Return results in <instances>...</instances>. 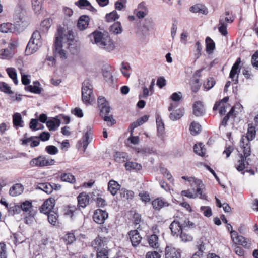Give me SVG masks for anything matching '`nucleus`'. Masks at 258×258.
<instances>
[{"label": "nucleus", "instance_id": "1", "mask_svg": "<svg viewBox=\"0 0 258 258\" xmlns=\"http://www.w3.org/2000/svg\"><path fill=\"white\" fill-rule=\"evenodd\" d=\"M78 47V42L75 39L74 33L72 30H63L58 28L55 34L53 53L56 57L59 58L62 61L67 58V53L65 49L70 51L75 50Z\"/></svg>", "mask_w": 258, "mask_h": 258}, {"label": "nucleus", "instance_id": "2", "mask_svg": "<svg viewBox=\"0 0 258 258\" xmlns=\"http://www.w3.org/2000/svg\"><path fill=\"white\" fill-rule=\"evenodd\" d=\"M89 37L91 43L96 44L100 49L111 52L115 48L114 42L107 34L96 31L91 33Z\"/></svg>", "mask_w": 258, "mask_h": 258}, {"label": "nucleus", "instance_id": "3", "mask_svg": "<svg viewBox=\"0 0 258 258\" xmlns=\"http://www.w3.org/2000/svg\"><path fill=\"white\" fill-rule=\"evenodd\" d=\"M182 178L187 180L189 183L193 190H196V192L195 193H192L189 190H183L181 192V195L182 196L192 199L199 197L202 199H206V195L202 193V189L204 185L201 180L192 177H188L186 176H182Z\"/></svg>", "mask_w": 258, "mask_h": 258}, {"label": "nucleus", "instance_id": "4", "mask_svg": "<svg viewBox=\"0 0 258 258\" xmlns=\"http://www.w3.org/2000/svg\"><path fill=\"white\" fill-rule=\"evenodd\" d=\"M243 151V149L239 148L238 151L240 153L239 159L235 163V167L239 172H241L242 174H244L245 172H247L249 173L250 175H254V171L250 169L249 167V158L248 156L250 154L246 155Z\"/></svg>", "mask_w": 258, "mask_h": 258}, {"label": "nucleus", "instance_id": "5", "mask_svg": "<svg viewBox=\"0 0 258 258\" xmlns=\"http://www.w3.org/2000/svg\"><path fill=\"white\" fill-rule=\"evenodd\" d=\"M256 131L255 127L250 124L248 125V128L246 136H242L239 142V147L243 149L245 154L246 155L251 154V148L249 142L253 140L255 137Z\"/></svg>", "mask_w": 258, "mask_h": 258}, {"label": "nucleus", "instance_id": "6", "mask_svg": "<svg viewBox=\"0 0 258 258\" xmlns=\"http://www.w3.org/2000/svg\"><path fill=\"white\" fill-rule=\"evenodd\" d=\"M41 45V35L39 31L33 32L32 37L25 49L26 55H30L36 52Z\"/></svg>", "mask_w": 258, "mask_h": 258}, {"label": "nucleus", "instance_id": "7", "mask_svg": "<svg viewBox=\"0 0 258 258\" xmlns=\"http://www.w3.org/2000/svg\"><path fill=\"white\" fill-rule=\"evenodd\" d=\"M82 98L86 104H90L94 99L92 86L89 80H85L82 84Z\"/></svg>", "mask_w": 258, "mask_h": 258}, {"label": "nucleus", "instance_id": "8", "mask_svg": "<svg viewBox=\"0 0 258 258\" xmlns=\"http://www.w3.org/2000/svg\"><path fill=\"white\" fill-rule=\"evenodd\" d=\"M231 239L236 245L239 244L246 249H249L251 247L252 244L251 239L238 235L236 231L231 232Z\"/></svg>", "mask_w": 258, "mask_h": 258}, {"label": "nucleus", "instance_id": "9", "mask_svg": "<svg viewBox=\"0 0 258 258\" xmlns=\"http://www.w3.org/2000/svg\"><path fill=\"white\" fill-rule=\"evenodd\" d=\"M193 223L190 221H184V223L177 220L173 221L170 225V229L174 236H178L183 231L184 227L187 226H192Z\"/></svg>", "mask_w": 258, "mask_h": 258}, {"label": "nucleus", "instance_id": "10", "mask_svg": "<svg viewBox=\"0 0 258 258\" xmlns=\"http://www.w3.org/2000/svg\"><path fill=\"white\" fill-rule=\"evenodd\" d=\"M55 161L53 159L48 158L45 156H39L37 158L32 159L30 164L32 166L43 167L54 164Z\"/></svg>", "mask_w": 258, "mask_h": 258}, {"label": "nucleus", "instance_id": "11", "mask_svg": "<svg viewBox=\"0 0 258 258\" xmlns=\"http://www.w3.org/2000/svg\"><path fill=\"white\" fill-rule=\"evenodd\" d=\"M225 15L226 16H222L220 18L218 26V30L219 32L223 36H226L227 34V23H232L234 20L233 17H228L229 15V12H226L225 13Z\"/></svg>", "mask_w": 258, "mask_h": 258}, {"label": "nucleus", "instance_id": "12", "mask_svg": "<svg viewBox=\"0 0 258 258\" xmlns=\"http://www.w3.org/2000/svg\"><path fill=\"white\" fill-rule=\"evenodd\" d=\"M16 42L12 41L10 42L7 48L1 49L0 50V58L1 59H10L14 55V50L15 49Z\"/></svg>", "mask_w": 258, "mask_h": 258}, {"label": "nucleus", "instance_id": "13", "mask_svg": "<svg viewBox=\"0 0 258 258\" xmlns=\"http://www.w3.org/2000/svg\"><path fill=\"white\" fill-rule=\"evenodd\" d=\"M108 216V215L106 211L101 209H97L94 213L93 220L96 223L101 224L104 222Z\"/></svg>", "mask_w": 258, "mask_h": 258}, {"label": "nucleus", "instance_id": "14", "mask_svg": "<svg viewBox=\"0 0 258 258\" xmlns=\"http://www.w3.org/2000/svg\"><path fill=\"white\" fill-rule=\"evenodd\" d=\"M55 205V200L53 198H49L46 200L40 208L41 213L47 214L52 212V209Z\"/></svg>", "mask_w": 258, "mask_h": 258}, {"label": "nucleus", "instance_id": "15", "mask_svg": "<svg viewBox=\"0 0 258 258\" xmlns=\"http://www.w3.org/2000/svg\"><path fill=\"white\" fill-rule=\"evenodd\" d=\"M148 13V9L147 7L146 4L144 2L140 3L137 8L135 10V14L136 16L139 19L144 18Z\"/></svg>", "mask_w": 258, "mask_h": 258}, {"label": "nucleus", "instance_id": "16", "mask_svg": "<svg viewBox=\"0 0 258 258\" xmlns=\"http://www.w3.org/2000/svg\"><path fill=\"white\" fill-rule=\"evenodd\" d=\"M166 258H181V250L171 246H167L165 249Z\"/></svg>", "mask_w": 258, "mask_h": 258}, {"label": "nucleus", "instance_id": "17", "mask_svg": "<svg viewBox=\"0 0 258 258\" xmlns=\"http://www.w3.org/2000/svg\"><path fill=\"white\" fill-rule=\"evenodd\" d=\"M241 63V59L238 58L234 63L230 71L229 77L236 82L238 81V73L240 72L239 66Z\"/></svg>", "mask_w": 258, "mask_h": 258}, {"label": "nucleus", "instance_id": "18", "mask_svg": "<svg viewBox=\"0 0 258 258\" xmlns=\"http://www.w3.org/2000/svg\"><path fill=\"white\" fill-rule=\"evenodd\" d=\"M156 121L157 124V135L159 137L163 140L165 134L164 124L162 119L161 116L159 114L156 115Z\"/></svg>", "mask_w": 258, "mask_h": 258}, {"label": "nucleus", "instance_id": "19", "mask_svg": "<svg viewBox=\"0 0 258 258\" xmlns=\"http://www.w3.org/2000/svg\"><path fill=\"white\" fill-rule=\"evenodd\" d=\"M193 114L196 116H201L205 114V109L202 101H197L192 106Z\"/></svg>", "mask_w": 258, "mask_h": 258}, {"label": "nucleus", "instance_id": "20", "mask_svg": "<svg viewBox=\"0 0 258 258\" xmlns=\"http://www.w3.org/2000/svg\"><path fill=\"white\" fill-rule=\"evenodd\" d=\"M133 246L137 247L141 242L142 237L137 230H132L128 233Z\"/></svg>", "mask_w": 258, "mask_h": 258}, {"label": "nucleus", "instance_id": "21", "mask_svg": "<svg viewBox=\"0 0 258 258\" xmlns=\"http://www.w3.org/2000/svg\"><path fill=\"white\" fill-rule=\"evenodd\" d=\"M92 246L97 251L106 249V241L101 237H98L92 242Z\"/></svg>", "mask_w": 258, "mask_h": 258}, {"label": "nucleus", "instance_id": "22", "mask_svg": "<svg viewBox=\"0 0 258 258\" xmlns=\"http://www.w3.org/2000/svg\"><path fill=\"white\" fill-rule=\"evenodd\" d=\"M21 141L22 142V144L24 145H27L30 143V145L32 147H36L40 144V141L37 137L27 138L26 135L21 140Z\"/></svg>", "mask_w": 258, "mask_h": 258}, {"label": "nucleus", "instance_id": "23", "mask_svg": "<svg viewBox=\"0 0 258 258\" xmlns=\"http://www.w3.org/2000/svg\"><path fill=\"white\" fill-rule=\"evenodd\" d=\"M78 206L82 208H85L89 203V197L85 193L82 192L77 197Z\"/></svg>", "mask_w": 258, "mask_h": 258}, {"label": "nucleus", "instance_id": "24", "mask_svg": "<svg viewBox=\"0 0 258 258\" xmlns=\"http://www.w3.org/2000/svg\"><path fill=\"white\" fill-rule=\"evenodd\" d=\"M169 204L164 199L158 198L152 202V206L156 210H160L161 208L168 207Z\"/></svg>", "mask_w": 258, "mask_h": 258}, {"label": "nucleus", "instance_id": "25", "mask_svg": "<svg viewBox=\"0 0 258 258\" xmlns=\"http://www.w3.org/2000/svg\"><path fill=\"white\" fill-rule=\"evenodd\" d=\"M241 108H242L241 105L239 103L237 104L234 107H233L231 109V110H230L229 113L227 114V115L223 118V120H222V121L221 122L220 127H221L223 126H225L227 124V121H228V119L229 118V117L235 116V115L236 114V113L234 114V111H235V108L241 109Z\"/></svg>", "mask_w": 258, "mask_h": 258}, {"label": "nucleus", "instance_id": "26", "mask_svg": "<svg viewBox=\"0 0 258 258\" xmlns=\"http://www.w3.org/2000/svg\"><path fill=\"white\" fill-rule=\"evenodd\" d=\"M25 14L26 11L24 9V8L22 7L20 15L19 18L21 23H19L20 22L17 20V25L19 26V29L21 31L23 30L28 25V23L26 21V18L25 17Z\"/></svg>", "mask_w": 258, "mask_h": 258}, {"label": "nucleus", "instance_id": "27", "mask_svg": "<svg viewBox=\"0 0 258 258\" xmlns=\"http://www.w3.org/2000/svg\"><path fill=\"white\" fill-rule=\"evenodd\" d=\"M16 26L10 23H4L0 25V31L2 33H13L15 31Z\"/></svg>", "mask_w": 258, "mask_h": 258}, {"label": "nucleus", "instance_id": "28", "mask_svg": "<svg viewBox=\"0 0 258 258\" xmlns=\"http://www.w3.org/2000/svg\"><path fill=\"white\" fill-rule=\"evenodd\" d=\"M89 18L86 15L81 16L78 20L77 26L80 30H83L88 27Z\"/></svg>", "mask_w": 258, "mask_h": 258}, {"label": "nucleus", "instance_id": "29", "mask_svg": "<svg viewBox=\"0 0 258 258\" xmlns=\"http://www.w3.org/2000/svg\"><path fill=\"white\" fill-rule=\"evenodd\" d=\"M170 112L169 118L173 121L180 119L183 116L184 113V109L183 108L174 109Z\"/></svg>", "mask_w": 258, "mask_h": 258}, {"label": "nucleus", "instance_id": "30", "mask_svg": "<svg viewBox=\"0 0 258 258\" xmlns=\"http://www.w3.org/2000/svg\"><path fill=\"white\" fill-rule=\"evenodd\" d=\"M190 11L195 13H199L202 14H207L208 13L206 7L201 4H197L192 6L190 8Z\"/></svg>", "mask_w": 258, "mask_h": 258}, {"label": "nucleus", "instance_id": "31", "mask_svg": "<svg viewBox=\"0 0 258 258\" xmlns=\"http://www.w3.org/2000/svg\"><path fill=\"white\" fill-rule=\"evenodd\" d=\"M92 140V132L91 129H89L83 136L82 138L83 141V148L84 152L86 150L88 144L91 142Z\"/></svg>", "mask_w": 258, "mask_h": 258}, {"label": "nucleus", "instance_id": "32", "mask_svg": "<svg viewBox=\"0 0 258 258\" xmlns=\"http://www.w3.org/2000/svg\"><path fill=\"white\" fill-rule=\"evenodd\" d=\"M120 187V185L116 181L111 180L108 183V189L110 192L114 196Z\"/></svg>", "mask_w": 258, "mask_h": 258}, {"label": "nucleus", "instance_id": "33", "mask_svg": "<svg viewBox=\"0 0 258 258\" xmlns=\"http://www.w3.org/2000/svg\"><path fill=\"white\" fill-rule=\"evenodd\" d=\"M148 242L150 246L153 248L157 249L159 247L158 237L156 235L152 234L149 236Z\"/></svg>", "mask_w": 258, "mask_h": 258}, {"label": "nucleus", "instance_id": "34", "mask_svg": "<svg viewBox=\"0 0 258 258\" xmlns=\"http://www.w3.org/2000/svg\"><path fill=\"white\" fill-rule=\"evenodd\" d=\"M20 208L23 211L27 213L30 216L32 215L31 213L32 209V204L31 201H25L22 202L20 205Z\"/></svg>", "mask_w": 258, "mask_h": 258}, {"label": "nucleus", "instance_id": "35", "mask_svg": "<svg viewBox=\"0 0 258 258\" xmlns=\"http://www.w3.org/2000/svg\"><path fill=\"white\" fill-rule=\"evenodd\" d=\"M33 10L36 14L41 13L42 10L43 0H31Z\"/></svg>", "mask_w": 258, "mask_h": 258}, {"label": "nucleus", "instance_id": "36", "mask_svg": "<svg viewBox=\"0 0 258 258\" xmlns=\"http://www.w3.org/2000/svg\"><path fill=\"white\" fill-rule=\"evenodd\" d=\"M75 4L81 8L86 7L88 10L90 11H96L95 9L91 5L90 2L87 0H79L78 1L75 3Z\"/></svg>", "mask_w": 258, "mask_h": 258}, {"label": "nucleus", "instance_id": "37", "mask_svg": "<svg viewBox=\"0 0 258 258\" xmlns=\"http://www.w3.org/2000/svg\"><path fill=\"white\" fill-rule=\"evenodd\" d=\"M110 31L114 34H119L122 33L123 29L119 22H115L109 28Z\"/></svg>", "mask_w": 258, "mask_h": 258}, {"label": "nucleus", "instance_id": "38", "mask_svg": "<svg viewBox=\"0 0 258 258\" xmlns=\"http://www.w3.org/2000/svg\"><path fill=\"white\" fill-rule=\"evenodd\" d=\"M197 248L198 250L195 253L191 258H201L203 255V251L205 250V245L203 241H200L198 243Z\"/></svg>", "mask_w": 258, "mask_h": 258}, {"label": "nucleus", "instance_id": "39", "mask_svg": "<svg viewBox=\"0 0 258 258\" xmlns=\"http://www.w3.org/2000/svg\"><path fill=\"white\" fill-rule=\"evenodd\" d=\"M46 125L50 131L56 130L60 125V121L57 119H53L46 122Z\"/></svg>", "mask_w": 258, "mask_h": 258}, {"label": "nucleus", "instance_id": "40", "mask_svg": "<svg viewBox=\"0 0 258 258\" xmlns=\"http://www.w3.org/2000/svg\"><path fill=\"white\" fill-rule=\"evenodd\" d=\"M125 167L127 170L138 171L141 169V164L134 162H127L125 164Z\"/></svg>", "mask_w": 258, "mask_h": 258}, {"label": "nucleus", "instance_id": "41", "mask_svg": "<svg viewBox=\"0 0 258 258\" xmlns=\"http://www.w3.org/2000/svg\"><path fill=\"white\" fill-rule=\"evenodd\" d=\"M114 157L116 162H124L127 158V155L125 152H117L114 154Z\"/></svg>", "mask_w": 258, "mask_h": 258}, {"label": "nucleus", "instance_id": "42", "mask_svg": "<svg viewBox=\"0 0 258 258\" xmlns=\"http://www.w3.org/2000/svg\"><path fill=\"white\" fill-rule=\"evenodd\" d=\"M194 152L199 156L203 157L205 155L206 149L201 143L195 145L194 147Z\"/></svg>", "mask_w": 258, "mask_h": 258}, {"label": "nucleus", "instance_id": "43", "mask_svg": "<svg viewBox=\"0 0 258 258\" xmlns=\"http://www.w3.org/2000/svg\"><path fill=\"white\" fill-rule=\"evenodd\" d=\"M201 125L199 123L193 121L191 123L189 130L191 134L192 135H196L198 134L201 131Z\"/></svg>", "mask_w": 258, "mask_h": 258}, {"label": "nucleus", "instance_id": "44", "mask_svg": "<svg viewBox=\"0 0 258 258\" xmlns=\"http://www.w3.org/2000/svg\"><path fill=\"white\" fill-rule=\"evenodd\" d=\"M120 71L124 77L128 78L131 72L130 64L127 63L122 62L121 63Z\"/></svg>", "mask_w": 258, "mask_h": 258}, {"label": "nucleus", "instance_id": "45", "mask_svg": "<svg viewBox=\"0 0 258 258\" xmlns=\"http://www.w3.org/2000/svg\"><path fill=\"white\" fill-rule=\"evenodd\" d=\"M60 179L62 181L68 182L71 183H74L76 181L74 176L70 173L62 174L60 176Z\"/></svg>", "mask_w": 258, "mask_h": 258}, {"label": "nucleus", "instance_id": "46", "mask_svg": "<svg viewBox=\"0 0 258 258\" xmlns=\"http://www.w3.org/2000/svg\"><path fill=\"white\" fill-rule=\"evenodd\" d=\"M119 18V15L118 14L117 12L115 10L112 12L108 13L105 16V19L107 22H112L118 19Z\"/></svg>", "mask_w": 258, "mask_h": 258}, {"label": "nucleus", "instance_id": "47", "mask_svg": "<svg viewBox=\"0 0 258 258\" xmlns=\"http://www.w3.org/2000/svg\"><path fill=\"white\" fill-rule=\"evenodd\" d=\"M110 67H107L103 69V76L106 81L112 82V75L110 70Z\"/></svg>", "mask_w": 258, "mask_h": 258}, {"label": "nucleus", "instance_id": "48", "mask_svg": "<svg viewBox=\"0 0 258 258\" xmlns=\"http://www.w3.org/2000/svg\"><path fill=\"white\" fill-rule=\"evenodd\" d=\"M195 50L194 51V55L195 59H197L201 55V51L202 50V46L200 41H198L196 42L195 45Z\"/></svg>", "mask_w": 258, "mask_h": 258}, {"label": "nucleus", "instance_id": "49", "mask_svg": "<svg viewBox=\"0 0 258 258\" xmlns=\"http://www.w3.org/2000/svg\"><path fill=\"white\" fill-rule=\"evenodd\" d=\"M38 188L43 190L47 194H51L52 191V186L51 184L48 183H44L40 184Z\"/></svg>", "mask_w": 258, "mask_h": 258}, {"label": "nucleus", "instance_id": "50", "mask_svg": "<svg viewBox=\"0 0 258 258\" xmlns=\"http://www.w3.org/2000/svg\"><path fill=\"white\" fill-rule=\"evenodd\" d=\"M47 215H48L47 218L49 222L53 225H56L58 221L57 214L53 211Z\"/></svg>", "mask_w": 258, "mask_h": 258}, {"label": "nucleus", "instance_id": "51", "mask_svg": "<svg viewBox=\"0 0 258 258\" xmlns=\"http://www.w3.org/2000/svg\"><path fill=\"white\" fill-rule=\"evenodd\" d=\"M0 91L6 94H13V92L11 89V87L4 82H0Z\"/></svg>", "mask_w": 258, "mask_h": 258}, {"label": "nucleus", "instance_id": "52", "mask_svg": "<svg viewBox=\"0 0 258 258\" xmlns=\"http://www.w3.org/2000/svg\"><path fill=\"white\" fill-rule=\"evenodd\" d=\"M126 0H117L114 4L115 8L118 11L125 9L126 7Z\"/></svg>", "mask_w": 258, "mask_h": 258}, {"label": "nucleus", "instance_id": "53", "mask_svg": "<svg viewBox=\"0 0 258 258\" xmlns=\"http://www.w3.org/2000/svg\"><path fill=\"white\" fill-rule=\"evenodd\" d=\"M206 50L207 52H211L215 48V43L210 37L206 39Z\"/></svg>", "mask_w": 258, "mask_h": 258}, {"label": "nucleus", "instance_id": "54", "mask_svg": "<svg viewBox=\"0 0 258 258\" xmlns=\"http://www.w3.org/2000/svg\"><path fill=\"white\" fill-rule=\"evenodd\" d=\"M39 83L38 82L34 83V85H30L28 87L29 90L36 94H40L41 93V89L39 87Z\"/></svg>", "mask_w": 258, "mask_h": 258}, {"label": "nucleus", "instance_id": "55", "mask_svg": "<svg viewBox=\"0 0 258 258\" xmlns=\"http://www.w3.org/2000/svg\"><path fill=\"white\" fill-rule=\"evenodd\" d=\"M45 150L48 154L51 155H56L58 152L57 148L53 145L47 146Z\"/></svg>", "mask_w": 258, "mask_h": 258}, {"label": "nucleus", "instance_id": "56", "mask_svg": "<svg viewBox=\"0 0 258 258\" xmlns=\"http://www.w3.org/2000/svg\"><path fill=\"white\" fill-rule=\"evenodd\" d=\"M6 71L9 76L13 80L14 83L16 84V72L13 68H8Z\"/></svg>", "mask_w": 258, "mask_h": 258}, {"label": "nucleus", "instance_id": "57", "mask_svg": "<svg viewBox=\"0 0 258 258\" xmlns=\"http://www.w3.org/2000/svg\"><path fill=\"white\" fill-rule=\"evenodd\" d=\"M20 71V73H21V81H22V83L24 84V85H28L30 83V76L29 75H25L22 70L21 69V68H19Z\"/></svg>", "mask_w": 258, "mask_h": 258}, {"label": "nucleus", "instance_id": "58", "mask_svg": "<svg viewBox=\"0 0 258 258\" xmlns=\"http://www.w3.org/2000/svg\"><path fill=\"white\" fill-rule=\"evenodd\" d=\"M215 84V81L213 78H208L204 83V86L207 90H209L212 88Z\"/></svg>", "mask_w": 258, "mask_h": 258}, {"label": "nucleus", "instance_id": "59", "mask_svg": "<svg viewBox=\"0 0 258 258\" xmlns=\"http://www.w3.org/2000/svg\"><path fill=\"white\" fill-rule=\"evenodd\" d=\"M75 239V235L73 233H68L64 237V240L67 244L72 243Z\"/></svg>", "mask_w": 258, "mask_h": 258}, {"label": "nucleus", "instance_id": "60", "mask_svg": "<svg viewBox=\"0 0 258 258\" xmlns=\"http://www.w3.org/2000/svg\"><path fill=\"white\" fill-rule=\"evenodd\" d=\"M180 237L182 241L189 242L193 240L192 236L187 234L183 231L179 234Z\"/></svg>", "mask_w": 258, "mask_h": 258}, {"label": "nucleus", "instance_id": "61", "mask_svg": "<svg viewBox=\"0 0 258 258\" xmlns=\"http://www.w3.org/2000/svg\"><path fill=\"white\" fill-rule=\"evenodd\" d=\"M201 211L207 217H209L212 215V210L210 207L208 206H202L201 207Z\"/></svg>", "mask_w": 258, "mask_h": 258}, {"label": "nucleus", "instance_id": "62", "mask_svg": "<svg viewBox=\"0 0 258 258\" xmlns=\"http://www.w3.org/2000/svg\"><path fill=\"white\" fill-rule=\"evenodd\" d=\"M99 108L100 109V115L102 116L107 115L110 112L109 104L99 107Z\"/></svg>", "mask_w": 258, "mask_h": 258}, {"label": "nucleus", "instance_id": "63", "mask_svg": "<svg viewBox=\"0 0 258 258\" xmlns=\"http://www.w3.org/2000/svg\"><path fill=\"white\" fill-rule=\"evenodd\" d=\"M182 97L181 92H175L171 95L170 99L172 101L179 102L181 100Z\"/></svg>", "mask_w": 258, "mask_h": 258}, {"label": "nucleus", "instance_id": "64", "mask_svg": "<svg viewBox=\"0 0 258 258\" xmlns=\"http://www.w3.org/2000/svg\"><path fill=\"white\" fill-rule=\"evenodd\" d=\"M97 258H108V251L106 248L98 251L97 252Z\"/></svg>", "mask_w": 258, "mask_h": 258}]
</instances>
